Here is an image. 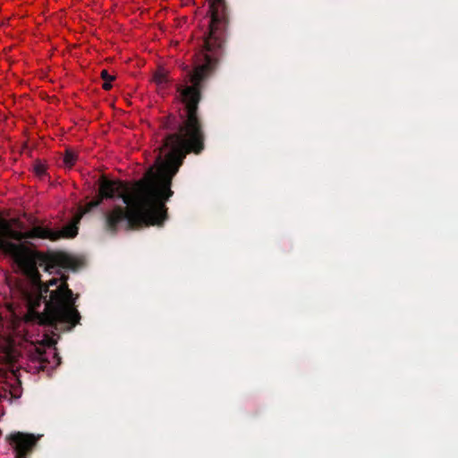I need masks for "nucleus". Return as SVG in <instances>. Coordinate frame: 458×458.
Returning <instances> with one entry per match:
<instances>
[{
	"label": "nucleus",
	"instance_id": "obj_1",
	"mask_svg": "<svg viewBox=\"0 0 458 458\" xmlns=\"http://www.w3.org/2000/svg\"><path fill=\"white\" fill-rule=\"evenodd\" d=\"M173 194L172 185L152 190L150 195L123 194L122 199L126 207L117 205L108 210L105 215L106 226L112 232H116L124 221L128 229L163 225L168 217L165 203Z\"/></svg>",
	"mask_w": 458,
	"mask_h": 458
},
{
	"label": "nucleus",
	"instance_id": "obj_2",
	"mask_svg": "<svg viewBox=\"0 0 458 458\" xmlns=\"http://www.w3.org/2000/svg\"><path fill=\"white\" fill-rule=\"evenodd\" d=\"M177 91L185 106L186 119L178 126L176 132L169 133L163 139L160 149H169L164 157L179 170L188 154H199L203 150L204 134L197 115L201 98L200 89L195 86L178 87Z\"/></svg>",
	"mask_w": 458,
	"mask_h": 458
},
{
	"label": "nucleus",
	"instance_id": "obj_3",
	"mask_svg": "<svg viewBox=\"0 0 458 458\" xmlns=\"http://www.w3.org/2000/svg\"><path fill=\"white\" fill-rule=\"evenodd\" d=\"M178 169L172 165L165 157L157 158L143 176L136 181L127 182L122 180H111L106 174L99 176L98 180V199L102 202L104 199H113L115 194L122 199L123 194L138 196L142 193L150 195L152 190L172 185V182Z\"/></svg>",
	"mask_w": 458,
	"mask_h": 458
},
{
	"label": "nucleus",
	"instance_id": "obj_4",
	"mask_svg": "<svg viewBox=\"0 0 458 458\" xmlns=\"http://www.w3.org/2000/svg\"><path fill=\"white\" fill-rule=\"evenodd\" d=\"M11 250L17 259L15 265L32 284H40L38 266L48 272L56 267L76 269L80 266L77 259L64 251L39 250L32 242L11 245Z\"/></svg>",
	"mask_w": 458,
	"mask_h": 458
},
{
	"label": "nucleus",
	"instance_id": "obj_5",
	"mask_svg": "<svg viewBox=\"0 0 458 458\" xmlns=\"http://www.w3.org/2000/svg\"><path fill=\"white\" fill-rule=\"evenodd\" d=\"M210 21L208 32L204 37L200 55L204 63L194 67L190 74L191 86L200 89L204 77L214 69L223 55L225 32L228 27L226 6L209 4Z\"/></svg>",
	"mask_w": 458,
	"mask_h": 458
},
{
	"label": "nucleus",
	"instance_id": "obj_6",
	"mask_svg": "<svg viewBox=\"0 0 458 458\" xmlns=\"http://www.w3.org/2000/svg\"><path fill=\"white\" fill-rule=\"evenodd\" d=\"M67 281L68 276L61 275L44 284V293H49V296L45 302L42 323H50L51 327L64 324L71 330L80 323L81 314L75 305L78 295L73 296Z\"/></svg>",
	"mask_w": 458,
	"mask_h": 458
},
{
	"label": "nucleus",
	"instance_id": "obj_7",
	"mask_svg": "<svg viewBox=\"0 0 458 458\" xmlns=\"http://www.w3.org/2000/svg\"><path fill=\"white\" fill-rule=\"evenodd\" d=\"M30 239L49 240L50 242L60 240L57 230L43 225H33L30 229H26L24 222L19 217L6 219L0 214V253L9 257L16 264L17 259L12 252L11 245L29 242L27 240Z\"/></svg>",
	"mask_w": 458,
	"mask_h": 458
},
{
	"label": "nucleus",
	"instance_id": "obj_8",
	"mask_svg": "<svg viewBox=\"0 0 458 458\" xmlns=\"http://www.w3.org/2000/svg\"><path fill=\"white\" fill-rule=\"evenodd\" d=\"M102 202L96 196L93 199L87 202L85 205L79 207L78 211L72 216V220L63 226L60 230H57L59 239H72L75 238L78 234V226L77 225L82 218V216L89 212L93 208L98 207Z\"/></svg>",
	"mask_w": 458,
	"mask_h": 458
},
{
	"label": "nucleus",
	"instance_id": "obj_9",
	"mask_svg": "<svg viewBox=\"0 0 458 458\" xmlns=\"http://www.w3.org/2000/svg\"><path fill=\"white\" fill-rule=\"evenodd\" d=\"M36 285L38 286V292L34 295L30 294L28 296V310L24 316V320L27 322L35 321L39 326H50V323H42V316L44 311H37V308L40 306L41 300L43 298L42 293H44V283L40 281V284Z\"/></svg>",
	"mask_w": 458,
	"mask_h": 458
},
{
	"label": "nucleus",
	"instance_id": "obj_10",
	"mask_svg": "<svg viewBox=\"0 0 458 458\" xmlns=\"http://www.w3.org/2000/svg\"><path fill=\"white\" fill-rule=\"evenodd\" d=\"M14 444L16 458H23L36 445L37 437L32 434L18 432L11 437Z\"/></svg>",
	"mask_w": 458,
	"mask_h": 458
},
{
	"label": "nucleus",
	"instance_id": "obj_11",
	"mask_svg": "<svg viewBox=\"0 0 458 458\" xmlns=\"http://www.w3.org/2000/svg\"><path fill=\"white\" fill-rule=\"evenodd\" d=\"M151 81L156 85L157 94L161 96L167 95L173 84L170 72L162 66H158L153 72Z\"/></svg>",
	"mask_w": 458,
	"mask_h": 458
},
{
	"label": "nucleus",
	"instance_id": "obj_12",
	"mask_svg": "<svg viewBox=\"0 0 458 458\" xmlns=\"http://www.w3.org/2000/svg\"><path fill=\"white\" fill-rule=\"evenodd\" d=\"M37 352L38 353V361L44 369L47 367L56 368L61 364V358L56 348L41 351V348L38 347Z\"/></svg>",
	"mask_w": 458,
	"mask_h": 458
},
{
	"label": "nucleus",
	"instance_id": "obj_13",
	"mask_svg": "<svg viewBox=\"0 0 458 458\" xmlns=\"http://www.w3.org/2000/svg\"><path fill=\"white\" fill-rule=\"evenodd\" d=\"M177 124L176 116L174 114H168L159 119V130L173 131Z\"/></svg>",
	"mask_w": 458,
	"mask_h": 458
},
{
	"label": "nucleus",
	"instance_id": "obj_14",
	"mask_svg": "<svg viewBox=\"0 0 458 458\" xmlns=\"http://www.w3.org/2000/svg\"><path fill=\"white\" fill-rule=\"evenodd\" d=\"M100 78L104 81L102 89L106 91H108L113 88L112 82L116 79L115 75L110 74L106 69L100 72Z\"/></svg>",
	"mask_w": 458,
	"mask_h": 458
},
{
	"label": "nucleus",
	"instance_id": "obj_15",
	"mask_svg": "<svg viewBox=\"0 0 458 458\" xmlns=\"http://www.w3.org/2000/svg\"><path fill=\"white\" fill-rule=\"evenodd\" d=\"M77 160H78V155L75 152H73L72 150H71L69 148L65 149L64 158H63V163L66 167H68V168L73 167L74 165L76 164Z\"/></svg>",
	"mask_w": 458,
	"mask_h": 458
},
{
	"label": "nucleus",
	"instance_id": "obj_16",
	"mask_svg": "<svg viewBox=\"0 0 458 458\" xmlns=\"http://www.w3.org/2000/svg\"><path fill=\"white\" fill-rule=\"evenodd\" d=\"M47 165L45 161L36 159L33 163V173L38 177H42L47 174Z\"/></svg>",
	"mask_w": 458,
	"mask_h": 458
},
{
	"label": "nucleus",
	"instance_id": "obj_17",
	"mask_svg": "<svg viewBox=\"0 0 458 458\" xmlns=\"http://www.w3.org/2000/svg\"><path fill=\"white\" fill-rule=\"evenodd\" d=\"M4 360L7 364H13L17 361V358L13 348L7 347L5 349Z\"/></svg>",
	"mask_w": 458,
	"mask_h": 458
},
{
	"label": "nucleus",
	"instance_id": "obj_18",
	"mask_svg": "<svg viewBox=\"0 0 458 458\" xmlns=\"http://www.w3.org/2000/svg\"><path fill=\"white\" fill-rule=\"evenodd\" d=\"M56 340L52 337V336H49L48 335H44L43 336V339L41 340L40 342V345H43V346H47L48 347V349H52V348H56L55 347V344H56Z\"/></svg>",
	"mask_w": 458,
	"mask_h": 458
},
{
	"label": "nucleus",
	"instance_id": "obj_19",
	"mask_svg": "<svg viewBox=\"0 0 458 458\" xmlns=\"http://www.w3.org/2000/svg\"><path fill=\"white\" fill-rule=\"evenodd\" d=\"M209 4L218 5V6H226L225 0H209Z\"/></svg>",
	"mask_w": 458,
	"mask_h": 458
}]
</instances>
